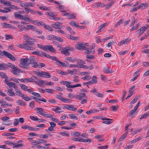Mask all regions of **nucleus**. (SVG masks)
<instances>
[{
    "mask_svg": "<svg viewBox=\"0 0 149 149\" xmlns=\"http://www.w3.org/2000/svg\"><path fill=\"white\" fill-rule=\"evenodd\" d=\"M142 131V128H140L139 129H137L136 130H134L133 131V134L134 135L137 133H138Z\"/></svg>",
    "mask_w": 149,
    "mask_h": 149,
    "instance_id": "38",
    "label": "nucleus"
},
{
    "mask_svg": "<svg viewBox=\"0 0 149 149\" xmlns=\"http://www.w3.org/2000/svg\"><path fill=\"white\" fill-rule=\"evenodd\" d=\"M107 25L106 23H104L101 24L99 26V29L96 32V33H99L101 32V29L103 28L104 26H106Z\"/></svg>",
    "mask_w": 149,
    "mask_h": 149,
    "instance_id": "24",
    "label": "nucleus"
},
{
    "mask_svg": "<svg viewBox=\"0 0 149 149\" xmlns=\"http://www.w3.org/2000/svg\"><path fill=\"white\" fill-rule=\"evenodd\" d=\"M28 130L31 131H36L39 130V128L37 127L33 128L29 126L28 127Z\"/></svg>",
    "mask_w": 149,
    "mask_h": 149,
    "instance_id": "48",
    "label": "nucleus"
},
{
    "mask_svg": "<svg viewBox=\"0 0 149 149\" xmlns=\"http://www.w3.org/2000/svg\"><path fill=\"white\" fill-rule=\"evenodd\" d=\"M16 103L18 104L21 106H24L25 105V102L24 101L21 100H18L17 101Z\"/></svg>",
    "mask_w": 149,
    "mask_h": 149,
    "instance_id": "20",
    "label": "nucleus"
},
{
    "mask_svg": "<svg viewBox=\"0 0 149 149\" xmlns=\"http://www.w3.org/2000/svg\"><path fill=\"white\" fill-rule=\"evenodd\" d=\"M148 26L147 25H146L145 26H143L136 31V33L137 34H138L139 33H141L143 34L144 32L148 29Z\"/></svg>",
    "mask_w": 149,
    "mask_h": 149,
    "instance_id": "4",
    "label": "nucleus"
},
{
    "mask_svg": "<svg viewBox=\"0 0 149 149\" xmlns=\"http://www.w3.org/2000/svg\"><path fill=\"white\" fill-rule=\"evenodd\" d=\"M43 75L45 76L44 77L46 78H50L51 77V76L50 74L47 72H44Z\"/></svg>",
    "mask_w": 149,
    "mask_h": 149,
    "instance_id": "27",
    "label": "nucleus"
},
{
    "mask_svg": "<svg viewBox=\"0 0 149 149\" xmlns=\"http://www.w3.org/2000/svg\"><path fill=\"white\" fill-rule=\"evenodd\" d=\"M23 93H22V92L21 91H16L15 94L19 97H22V96L23 95Z\"/></svg>",
    "mask_w": 149,
    "mask_h": 149,
    "instance_id": "37",
    "label": "nucleus"
},
{
    "mask_svg": "<svg viewBox=\"0 0 149 149\" xmlns=\"http://www.w3.org/2000/svg\"><path fill=\"white\" fill-rule=\"evenodd\" d=\"M31 64V66L34 68H37L38 66V64L35 61Z\"/></svg>",
    "mask_w": 149,
    "mask_h": 149,
    "instance_id": "50",
    "label": "nucleus"
},
{
    "mask_svg": "<svg viewBox=\"0 0 149 149\" xmlns=\"http://www.w3.org/2000/svg\"><path fill=\"white\" fill-rule=\"evenodd\" d=\"M69 47H66L64 48L63 51H62L61 52H63L64 54L67 55H69L70 53L68 52V51L69 50Z\"/></svg>",
    "mask_w": 149,
    "mask_h": 149,
    "instance_id": "12",
    "label": "nucleus"
},
{
    "mask_svg": "<svg viewBox=\"0 0 149 149\" xmlns=\"http://www.w3.org/2000/svg\"><path fill=\"white\" fill-rule=\"evenodd\" d=\"M13 89L11 88L10 89H8V92L9 93V95L10 96H13L15 95V93L12 91Z\"/></svg>",
    "mask_w": 149,
    "mask_h": 149,
    "instance_id": "18",
    "label": "nucleus"
},
{
    "mask_svg": "<svg viewBox=\"0 0 149 149\" xmlns=\"http://www.w3.org/2000/svg\"><path fill=\"white\" fill-rule=\"evenodd\" d=\"M3 55L5 57L8 58L13 61H15V58L12 54L4 51H3Z\"/></svg>",
    "mask_w": 149,
    "mask_h": 149,
    "instance_id": "3",
    "label": "nucleus"
},
{
    "mask_svg": "<svg viewBox=\"0 0 149 149\" xmlns=\"http://www.w3.org/2000/svg\"><path fill=\"white\" fill-rule=\"evenodd\" d=\"M7 85L9 86H11L13 88L15 86V84L13 82H10L9 83H7Z\"/></svg>",
    "mask_w": 149,
    "mask_h": 149,
    "instance_id": "56",
    "label": "nucleus"
},
{
    "mask_svg": "<svg viewBox=\"0 0 149 149\" xmlns=\"http://www.w3.org/2000/svg\"><path fill=\"white\" fill-rule=\"evenodd\" d=\"M19 124V119L18 118L15 119L13 123V125L15 126H17Z\"/></svg>",
    "mask_w": 149,
    "mask_h": 149,
    "instance_id": "42",
    "label": "nucleus"
},
{
    "mask_svg": "<svg viewBox=\"0 0 149 149\" xmlns=\"http://www.w3.org/2000/svg\"><path fill=\"white\" fill-rule=\"evenodd\" d=\"M51 26L53 28H55L60 29L62 28V26L59 24H58L57 22H54L51 25Z\"/></svg>",
    "mask_w": 149,
    "mask_h": 149,
    "instance_id": "9",
    "label": "nucleus"
},
{
    "mask_svg": "<svg viewBox=\"0 0 149 149\" xmlns=\"http://www.w3.org/2000/svg\"><path fill=\"white\" fill-rule=\"evenodd\" d=\"M0 76L2 79H7L8 78L6 74L3 72H1L0 73Z\"/></svg>",
    "mask_w": 149,
    "mask_h": 149,
    "instance_id": "32",
    "label": "nucleus"
},
{
    "mask_svg": "<svg viewBox=\"0 0 149 149\" xmlns=\"http://www.w3.org/2000/svg\"><path fill=\"white\" fill-rule=\"evenodd\" d=\"M83 43L78 44L76 46V49L78 50L84 49L86 47H85L84 44Z\"/></svg>",
    "mask_w": 149,
    "mask_h": 149,
    "instance_id": "7",
    "label": "nucleus"
},
{
    "mask_svg": "<svg viewBox=\"0 0 149 149\" xmlns=\"http://www.w3.org/2000/svg\"><path fill=\"white\" fill-rule=\"evenodd\" d=\"M19 85L21 89L24 91L27 90L28 88V87H27V86L22 84H19Z\"/></svg>",
    "mask_w": 149,
    "mask_h": 149,
    "instance_id": "26",
    "label": "nucleus"
},
{
    "mask_svg": "<svg viewBox=\"0 0 149 149\" xmlns=\"http://www.w3.org/2000/svg\"><path fill=\"white\" fill-rule=\"evenodd\" d=\"M84 50H86L85 52V53L87 54H94L95 52L94 51H93L91 49H90V50H89V48L87 47H85Z\"/></svg>",
    "mask_w": 149,
    "mask_h": 149,
    "instance_id": "14",
    "label": "nucleus"
},
{
    "mask_svg": "<svg viewBox=\"0 0 149 149\" xmlns=\"http://www.w3.org/2000/svg\"><path fill=\"white\" fill-rule=\"evenodd\" d=\"M134 20L132 22L131 24H130V27L133 26L135 23H137L138 22L137 20V19H135V17L133 16V17Z\"/></svg>",
    "mask_w": 149,
    "mask_h": 149,
    "instance_id": "57",
    "label": "nucleus"
},
{
    "mask_svg": "<svg viewBox=\"0 0 149 149\" xmlns=\"http://www.w3.org/2000/svg\"><path fill=\"white\" fill-rule=\"evenodd\" d=\"M43 27L46 29L50 31H53V29L50 26L48 25H45V24Z\"/></svg>",
    "mask_w": 149,
    "mask_h": 149,
    "instance_id": "30",
    "label": "nucleus"
},
{
    "mask_svg": "<svg viewBox=\"0 0 149 149\" xmlns=\"http://www.w3.org/2000/svg\"><path fill=\"white\" fill-rule=\"evenodd\" d=\"M25 80L29 82H34L36 83H37V81H35V79L30 78H25Z\"/></svg>",
    "mask_w": 149,
    "mask_h": 149,
    "instance_id": "22",
    "label": "nucleus"
},
{
    "mask_svg": "<svg viewBox=\"0 0 149 149\" xmlns=\"http://www.w3.org/2000/svg\"><path fill=\"white\" fill-rule=\"evenodd\" d=\"M48 49L52 52H54L55 51V49L51 45L44 46V50L46 51Z\"/></svg>",
    "mask_w": 149,
    "mask_h": 149,
    "instance_id": "5",
    "label": "nucleus"
},
{
    "mask_svg": "<svg viewBox=\"0 0 149 149\" xmlns=\"http://www.w3.org/2000/svg\"><path fill=\"white\" fill-rule=\"evenodd\" d=\"M77 71V70L75 69H74L72 70H71L68 73L71 74L72 75H73L76 74Z\"/></svg>",
    "mask_w": 149,
    "mask_h": 149,
    "instance_id": "41",
    "label": "nucleus"
},
{
    "mask_svg": "<svg viewBox=\"0 0 149 149\" xmlns=\"http://www.w3.org/2000/svg\"><path fill=\"white\" fill-rule=\"evenodd\" d=\"M22 97L25 101H29L31 100V99L29 96H27L25 94H23Z\"/></svg>",
    "mask_w": 149,
    "mask_h": 149,
    "instance_id": "16",
    "label": "nucleus"
},
{
    "mask_svg": "<svg viewBox=\"0 0 149 149\" xmlns=\"http://www.w3.org/2000/svg\"><path fill=\"white\" fill-rule=\"evenodd\" d=\"M68 116L72 119L76 120L78 119L77 117L74 114H70L68 115Z\"/></svg>",
    "mask_w": 149,
    "mask_h": 149,
    "instance_id": "31",
    "label": "nucleus"
},
{
    "mask_svg": "<svg viewBox=\"0 0 149 149\" xmlns=\"http://www.w3.org/2000/svg\"><path fill=\"white\" fill-rule=\"evenodd\" d=\"M54 35H50L47 36V39L50 40H54Z\"/></svg>",
    "mask_w": 149,
    "mask_h": 149,
    "instance_id": "40",
    "label": "nucleus"
},
{
    "mask_svg": "<svg viewBox=\"0 0 149 149\" xmlns=\"http://www.w3.org/2000/svg\"><path fill=\"white\" fill-rule=\"evenodd\" d=\"M50 59H51L55 61L56 63H58L59 62V61L57 59V58L55 56H51V57L50 58Z\"/></svg>",
    "mask_w": 149,
    "mask_h": 149,
    "instance_id": "62",
    "label": "nucleus"
},
{
    "mask_svg": "<svg viewBox=\"0 0 149 149\" xmlns=\"http://www.w3.org/2000/svg\"><path fill=\"white\" fill-rule=\"evenodd\" d=\"M6 40H8L9 39H12L13 38V37L10 35H8L7 34L6 35Z\"/></svg>",
    "mask_w": 149,
    "mask_h": 149,
    "instance_id": "47",
    "label": "nucleus"
},
{
    "mask_svg": "<svg viewBox=\"0 0 149 149\" xmlns=\"http://www.w3.org/2000/svg\"><path fill=\"white\" fill-rule=\"evenodd\" d=\"M76 17V15L74 13H70L68 17V18L70 19H74Z\"/></svg>",
    "mask_w": 149,
    "mask_h": 149,
    "instance_id": "25",
    "label": "nucleus"
},
{
    "mask_svg": "<svg viewBox=\"0 0 149 149\" xmlns=\"http://www.w3.org/2000/svg\"><path fill=\"white\" fill-rule=\"evenodd\" d=\"M86 96V94L85 93H81L78 95H74V98L76 99L81 100L83 99V97Z\"/></svg>",
    "mask_w": 149,
    "mask_h": 149,
    "instance_id": "6",
    "label": "nucleus"
},
{
    "mask_svg": "<svg viewBox=\"0 0 149 149\" xmlns=\"http://www.w3.org/2000/svg\"><path fill=\"white\" fill-rule=\"evenodd\" d=\"M1 25L2 26L7 28H9V26H10V24H8L6 23H3L1 24Z\"/></svg>",
    "mask_w": 149,
    "mask_h": 149,
    "instance_id": "55",
    "label": "nucleus"
},
{
    "mask_svg": "<svg viewBox=\"0 0 149 149\" xmlns=\"http://www.w3.org/2000/svg\"><path fill=\"white\" fill-rule=\"evenodd\" d=\"M139 26V24H138L136 25H135L134 27H133L130 29V31H132L134 30H136L137 29L138 27Z\"/></svg>",
    "mask_w": 149,
    "mask_h": 149,
    "instance_id": "51",
    "label": "nucleus"
},
{
    "mask_svg": "<svg viewBox=\"0 0 149 149\" xmlns=\"http://www.w3.org/2000/svg\"><path fill=\"white\" fill-rule=\"evenodd\" d=\"M69 107L68 110L72 111H74L77 110V108L73 107V106L71 105H69Z\"/></svg>",
    "mask_w": 149,
    "mask_h": 149,
    "instance_id": "44",
    "label": "nucleus"
},
{
    "mask_svg": "<svg viewBox=\"0 0 149 149\" xmlns=\"http://www.w3.org/2000/svg\"><path fill=\"white\" fill-rule=\"evenodd\" d=\"M141 8L144 9L148 7V5L146 3H141L139 5Z\"/></svg>",
    "mask_w": 149,
    "mask_h": 149,
    "instance_id": "29",
    "label": "nucleus"
},
{
    "mask_svg": "<svg viewBox=\"0 0 149 149\" xmlns=\"http://www.w3.org/2000/svg\"><path fill=\"white\" fill-rule=\"evenodd\" d=\"M54 40L62 42H63V40L60 37L54 36Z\"/></svg>",
    "mask_w": 149,
    "mask_h": 149,
    "instance_id": "17",
    "label": "nucleus"
},
{
    "mask_svg": "<svg viewBox=\"0 0 149 149\" xmlns=\"http://www.w3.org/2000/svg\"><path fill=\"white\" fill-rule=\"evenodd\" d=\"M39 136L40 138L42 139H48V137L47 135H44L43 134H41L39 135Z\"/></svg>",
    "mask_w": 149,
    "mask_h": 149,
    "instance_id": "58",
    "label": "nucleus"
},
{
    "mask_svg": "<svg viewBox=\"0 0 149 149\" xmlns=\"http://www.w3.org/2000/svg\"><path fill=\"white\" fill-rule=\"evenodd\" d=\"M25 49L29 50H32L34 49V48L32 47L25 46Z\"/></svg>",
    "mask_w": 149,
    "mask_h": 149,
    "instance_id": "53",
    "label": "nucleus"
},
{
    "mask_svg": "<svg viewBox=\"0 0 149 149\" xmlns=\"http://www.w3.org/2000/svg\"><path fill=\"white\" fill-rule=\"evenodd\" d=\"M42 116L47 118H52L53 117V115L52 114L47 113L43 114Z\"/></svg>",
    "mask_w": 149,
    "mask_h": 149,
    "instance_id": "60",
    "label": "nucleus"
},
{
    "mask_svg": "<svg viewBox=\"0 0 149 149\" xmlns=\"http://www.w3.org/2000/svg\"><path fill=\"white\" fill-rule=\"evenodd\" d=\"M35 73L36 75L39 77H42L43 76V71H36Z\"/></svg>",
    "mask_w": 149,
    "mask_h": 149,
    "instance_id": "33",
    "label": "nucleus"
},
{
    "mask_svg": "<svg viewBox=\"0 0 149 149\" xmlns=\"http://www.w3.org/2000/svg\"><path fill=\"white\" fill-rule=\"evenodd\" d=\"M56 97L57 99H59L63 102H68V101L69 100L67 98H64L63 97L60 95H56Z\"/></svg>",
    "mask_w": 149,
    "mask_h": 149,
    "instance_id": "8",
    "label": "nucleus"
},
{
    "mask_svg": "<svg viewBox=\"0 0 149 149\" xmlns=\"http://www.w3.org/2000/svg\"><path fill=\"white\" fill-rule=\"evenodd\" d=\"M35 21L34 23H35L38 26H42L43 27L45 25L44 22L41 21L38 22L37 20H35Z\"/></svg>",
    "mask_w": 149,
    "mask_h": 149,
    "instance_id": "21",
    "label": "nucleus"
},
{
    "mask_svg": "<svg viewBox=\"0 0 149 149\" xmlns=\"http://www.w3.org/2000/svg\"><path fill=\"white\" fill-rule=\"evenodd\" d=\"M122 21L123 20L121 19L119 20L117 23L114 25V27L116 28L118 26H119L122 23Z\"/></svg>",
    "mask_w": 149,
    "mask_h": 149,
    "instance_id": "52",
    "label": "nucleus"
},
{
    "mask_svg": "<svg viewBox=\"0 0 149 149\" xmlns=\"http://www.w3.org/2000/svg\"><path fill=\"white\" fill-rule=\"evenodd\" d=\"M6 65L7 68L8 67H9L13 69H11L10 71L14 74L17 75H18L17 72L21 73L22 72L19 69L17 68V67L10 63H8Z\"/></svg>",
    "mask_w": 149,
    "mask_h": 149,
    "instance_id": "1",
    "label": "nucleus"
},
{
    "mask_svg": "<svg viewBox=\"0 0 149 149\" xmlns=\"http://www.w3.org/2000/svg\"><path fill=\"white\" fill-rule=\"evenodd\" d=\"M27 61L29 62V65L35 61V58L33 56H30L29 58H27Z\"/></svg>",
    "mask_w": 149,
    "mask_h": 149,
    "instance_id": "11",
    "label": "nucleus"
},
{
    "mask_svg": "<svg viewBox=\"0 0 149 149\" xmlns=\"http://www.w3.org/2000/svg\"><path fill=\"white\" fill-rule=\"evenodd\" d=\"M11 4V3L8 1H3V4L6 5L7 6H10V5Z\"/></svg>",
    "mask_w": 149,
    "mask_h": 149,
    "instance_id": "63",
    "label": "nucleus"
},
{
    "mask_svg": "<svg viewBox=\"0 0 149 149\" xmlns=\"http://www.w3.org/2000/svg\"><path fill=\"white\" fill-rule=\"evenodd\" d=\"M139 97H135L133 100L131 101V103L132 104H134L135 102H136L137 101Z\"/></svg>",
    "mask_w": 149,
    "mask_h": 149,
    "instance_id": "64",
    "label": "nucleus"
},
{
    "mask_svg": "<svg viewBox=\"0 0 149 149\" xmlns=\"http://www.w3.org/2000/svg\"><path fill=\"white\" fill-rule=\"evenodd\" d=\"M65 60L67 61L72 62H74L75 61V60L74 58L70 57H67L65 58Z\"/></svg>",
    "mask_w": 149,
    "mask_h": 149,
    "instance_id": "43",
    "label": "nucleus"
},
{
    "mask_svg": "<svg viewBox=\"0 0 149 149\" xmlns=\"http://www.w3.org/2000/svg\"><path fill=\"white\" fill-rule=\"evenodd\" d=\"M135 110V109L134 108L133 109H132L131 110L129 113V115L130 116H131V115H133V114H135V111L137 110L136 109Z\"/></svg>",
    "mask_w": 149,
    "mask_h": 149,
    "instance_id": "59",
    "label": "nucleus"
},
{
    "mask_svg": "<svg viewBox=\"0 0 149 149\" xmlns=\"http://www.w3.org/2000/svg\"><path fill=\"white\" fill-rule=\"evenodd\" d=\"M69 23L72 26H74L76 27H77L78 26V25L75 22L74 20L71 21Z\"/></svg>",
    "mask_w": 149,
    "mask_h": 149,
    "instance_id": "35",
    "label": "nucleus"
},
{
    "mask_svg": "<svg viewBox=\"0 0 149 149\" xmlns=\"http://www.w3.org/2000/svg\"><path fill=\"white\" fill-rule=\"evenodd\" d=\"M130 40H128L127 39H124L121 41V43L122 44H125V43L127 44L128 42H129Z\"/></svg>",
    "mask_w": 149,
    "mask_h": 149,
    "instance_id": "45",
    "label": "nucleus"
},
{
    "mask_svg": "<svg viewBox=\"0 0 149 149\" xmlns=\"http://www.w3.org/2000/svg\"><path fill=\"white\" fill-rule=\"evenodd\" d=\"M26 27L30 29H31L33 31L35 30L36 27L33 25H27L26 26Z\"/></svg>",
    "mask_w": 149,
    "mask_h": 149,
    "instance_id": "36",
    "label": "nucleus"
},
{
    "mask_svg": "<svg viewBox=\"0 0 149 149\" xmlns=\"http://www.w3.org/2000/svg\"><path fill=\"white\" fill-rule=\"evenodd\" d=\"M24 20L30 22L34 23L35 22V21L31 19L28 17H25V18H24Z\"/></svg>",
    "mask_w": 149,
    "mask_h": 149,
    "instance_id": "39",
    "label": "nucleus"
},
{
    "mask_svg": "<svg viewBox=\"0 0 149 149\" xmlns=\"http://www.w3.org/2000/svg\"><path fill=\"white\" fill-rule=\"evenodd\" d=\"M27 58H22L20 61H22V62L19 64V66L22 68H27L28 66L29 65V62L27 61Z\"/></svg>",
    "mask_w": 149,
    "mask_h": 149,
    "instance_id": "2",
    "label": "nucleus"
},
{
    "mask_svg": "<svg viewBox=\"0 0 149 149\" xmlns=\"http://www.w3.org/2000/svg\"><path fill=\"white\" fill-rule=\"evenodd\" d=\"M14 17L15 18H19L21 20H24V17L23 16L21 15L18 14L17 12L15 13Z\"/></svg>",
    "mask_w": 149,
    "mask_h": 149,
    "instance_id": "10",
    "label": "nucleus"
},
{
    "mask_svg": "<svg viewBox=\"0 0 149 149\" xmlns=\"http://www.w3.org/2000/svg\"><path fill=\"white\" fill-rule=\"evenodd\" d=\"M38 141L39 143H45L47 142L46 140L44 139H38Z\"/></svg>",
    "mask_w": 149,
    "mask_h": 149,
    "instance_id": "61",
    "label": "nucleus"
},
{
    "mask_svg": "<svg viewBox=\"0 0 149 149\" xmlns=\"http://www.w3.org/2000/svg\"><path fill=\"white\" fill-rule=\"evenodd\" d=\"M6 65L3 63L0 64V70H5L8 69Z\"/></svg>",
    "mask_w": 149,
    "mask_h": 149,
    "instance_id": "15",
    "label": "nucleus"
},
{
    "mask_svg": "<svg viewBox=\"0 0 149 149\" xmlns=\"http://www.w3.org/2000/svg\"><path fill=\"white\" fill-rule=\"evenodd\" d=\"M103 72L106 73H113L112 70L108 67H105L103 69Z\"/></svg>",
    "mask_w": 149,
    "mask_h": 149,
    "instance_id": "13",
    "label": "nucleus"
},
{
    "mask_svg": "<svg viewBox=\"0 0 149 149\" xmlns=\"http://www.w3.org/2000/svg\"><path fill=\"white\" fill-rule=\"evenodd\" d=\"M149 116V113H146L142 115L140 118V119L142 118H146Z\"/></svg>",
    "mask_w": 149,
    "mask_h": 149,
    "instance_id": "34",
    "label": "nucleus"
},
{
    "mask_svg": "<svg viewBox=\"0 0 149 149\" xmlns=\"http://www.w3.org/2000/svg\"><path fill=\"white\" fill-rule=\"evenodd\" d=\"M11 123V122L10 120H7L3 122V124L4 125L8 126L10 125Z\"/></svg>",
    "mask_w": 149,
    "mask_h": 149,
    "instance_id": "49",
    "label": "nucleus"
},
{
    "mask_svg": "<svg viewBox=\"0 0 149 149\" xmlns=\"http://www.w3.org/2000/svg\"><path fill=\"white\" fill-rule=\"evenodd\" d=\"M67 37L69 38L70 39H71L75 40H77V38L75 37H74L73 36H72L70 35H68L67 36Z\"/></svg>",
    "mask_w": 149,
    "mask_h": 149,
    "instance_id": "46",
    "label": "nucleus"
},
{
    "mask_svg": "<svg viewBox=\"0 0 149 149\" xmlns=\"http://www.w3.org/2000/svg\"><path fill=\"white\" fill-rule=\"evenodd\" d=\"M128 133V131L125 133L123 134L119 138L118 141H121L122 140L124 139L126 137Z\"/></svg>",
    "mask_w": 149,
    "mask_h": 149,
    "instance_id": "19",
    "label": "nucleus"
},
{
    "mask_svg": "<svg viewBox=\"0 0 149 149\" xmlns=\"http://www.w3.org/2000/svg\"><path fill=\"white\" fill-rule=\"evenodd\" d=\"M57 8L58 9H59L60 11L61 12H65L66 13V11L65 10H63L61 9H64V7L61 4H59V7H57Z\"/></svg>",
    "mask_w": 149,
    "mask_h": 149,
    "instance_id": "28",
    "label": "nucleus"
},
{
    "mask_svg": "<svg viewBox=\"0 0 149 149\" xmlns=\"http://www.w3.org/2000/svg\"><path fill=\"white\" fill-rule=\"evenodd\" d=\"M52 43L56 45L57 47L59 48H61V46L59 45V43L58 42L55 41H53L52 42Z\"/></svg>",
    "mask_w": 149,
    "mask_h": 149,
    "instance_id": "54",
    "label": "nucleus"
},
{
    "mask_svg": "<svg viewBox=\"0 0 149 149\" xmlns=\"http://www.w3.org/2000/svg\"><path fill=\"white\" fill-rule=\"evenodd\" d=\"M141 138L142 136H140L138 138H136L134 139L133 140L131 141L130 142L131 143H136L137 142L141 140Z\"/></svg>",
    "mask_w": 149,
    "mask_h": 149,
    "instance_id": "23",
    "label": "nucleus"
}]
</instances>
